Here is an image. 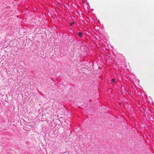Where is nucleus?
I'll list each match as a JSON object with an SVG mask.
<instances>
[{"instance_id": "f03ea898", "label": "nucleus", "mask_w": 154, "mask_h": 154, "mask_svg": "<svg viewBox=\"0 0 154 154\" xmlns=\"http://www.w3.org/2000/svg\"><path fill=\"white\" fill-rule=\"evenodd\" d=\"M111 83L112 84L114 85L116 84V79H112L111 80Z\"/></svg>"}, {"instance_id": "20e7f679", "label": "nucleus", "mask_w": 154, "mask_h": 154, "mask_svg": "<svg viewBox=\"0 0 154 154\" xmlns=\"http://www.w3.org/2000/svg\"><path fill=\"white\" fill-rule=\"evenodd\" d=\"M131 80L132 81V82L134 83V80H133L132 79H131Z\"/></svg>"}, {"instance_id": "f257e3e1", "label": "nucleus", "mask_w": 154, "mask_h": 154, "mask_svg": "<svg viewBox=\"0 0 154 154\" xmlns=\"http://www.w3.org/2000/svg\"><path fill=\"white\" fill-rule=\"evenodd\" d=\"M121 92L122 93H125L126 92V90L125 89L124 86H122L121 87Z\"/></svg>"}, {"instance_id": "7ed1b4c3", "label": "nucleus", "mask_w": 154, "mask_h": 154, "mask_svg": "<svg viewBox=\"0 0 154 154\" xmlns=\"http://www.w3.org/2000/svg\"><path fill=\"white\" fill-rule=\"evenodd\" d=\"M78 35H79V36L80 37H82V32H79L78 33Z\"/></svg>"}, {"instance_id": "39448f33", "label": "nucleus", "mask_w": 154, "mask_h": 154, "mask_svg": "<svg viewBox=\"0 0 154 154\" xmlns=\"http://www.w3.org/2000/svg\"><path fill=\"white\" fill-rule=\"evenodd\" d=\"M71 24H74V22H72Z\"/></svg>"}]
</instances>
